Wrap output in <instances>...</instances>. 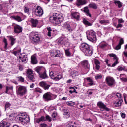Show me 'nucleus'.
Listing matches in <instances>:
<instances>
[{
  "mask_svg": "<svg viewBox=\"0 0 127 127\" xmlns=\"http://www.w3.org/2000/svg\"><path fill=\"white\" fill-rule=\"evenodd\" d=\"M88 63L89 62L87 60L81 62L83 67H84L85 69H86V70H88V71L90 70V65L88 64Z\"/></svg>",
  "mask_w": 127,
  "mask_h": 127,
  "instance_id": "nucleus-17",
  "label": "nucleus"
},
{
  "mask_svg": "<svg viewBox=\"0 0 127 127\" xmlns=\"http://www.w3.org/2000/svg\"><path fill=\"white\" fill-rule=\"evenodd\" d=\"M66 28L67 30H68V31H70V32L72 31V28H71L70 25H67Z\"/></svg>",
  "mask_w": 127,
  "mask_h": 127,
  "instance_id": "nucleus-59",
  "label": "nucleus"
},
{
  "mask_svg": "<svg viewBox=\"0 0 127 127\" xmlns=\"http://www.w3.org/2000/svg\"><path fill=\"white\" fill-rule=\"evenodd\" d=\"M35 15L36 16H42L43 15V9L41 7L38 6L34 11Z\"/></svg>",
  "mask_w": 127,
  "mask_h": 127,
  "instance_id": "nucleus-8",
  "label": "nucleus"
},
{
  "mask_svg": "<svg viewBox=\"0 0 127 127\" xmlns=\"http://www.w3.org/2000/svg\"><path fill=\"white\" fill-rule=\"evenodd\" d=\"M120 115L123 119H125V118H126V114L125 113H120Z\"/></svg>",
  "mask_w": 127,
  "mask_h": 127,
  "instance_id": "nucleus-60",
  "label": "nucleus"
},
{
  "mask_svg": "<svg viewBox=\"0 0 127 127\" xmlns=\"http://www.w3.org/2000/svg\"><path fill=\"white\" fill-rule=\"evenodd\" d=\"M87 3V1L86 0H77L76 4L78 6L80 5H84Z\"/></svg>",
  "mask_w": 127,
  "mask_h": 127,
  "instance_id": "nucleus-21",
  "label": "nucleus"
},
{
  "mask_svg": "<svg viewBox=\"0 0 127 127\" xmlns=\"http://www.w3.org/2000/svg\"><path fill=\"white\" fill-rule=\"evenodd\" d=\"M84 12L86 13L87 16H89V17H92V15L90 13V11L89 10V8L87 7H85L84 9Z\"/></svg>",
  "mask_w": 127,
  "mask_h": 127,
  "instance_id": "nucleus-32",
  "label": "nucleus"
},
{
  "mask_svg": "<svg viewBox=\"0 0 127 127\" xmlns=\"http://www.w3.org/2000/svg\"><path fill=\"white\" fill-rule=\"evenodd\" d=\"M64 20L63 17L58 13H56L52 16H51L49 18V21L50 22L53 23V24H60L62 21Z\"/></svg>",
  "mask_w": 127,
  "mask_h": 127,
  "instance_id": "nucleus-1",
  "label": "nucleus"
},
{
  "mask_svg": "<svg viewBox=\"0 0 127 127\" xmlns=\"http://www.w3.org/2000/svg\"><path fill=\"white\" fill-rule=\"evenodd\" d=\"M40 127H47V124H40Z\"/></svg>",
  "mask_w": 127,
  "mask_h": 127,
  "instance_id": "nucleus-63",
  "label": "nucleus"
},
{
  "mask_svg": "<svg viewBox=\"0 0 127 127\" xmlns=\"http://www.w3.org/2000/svg\"><path fill=\"white\" fill-rule=\"evenodd\" d=\"M35 121L36 123H37L38 124L40 123V122H44L46 121L45 117L44 116H42L41 117L39 118H36L35 119Z\"/></svg>",
  "mask_w": 127,
  "mask_h": 127,
  "instance_id": "nucleus-27",
  "label": "nucleus"
},
{
  "mask_svg": "<svg viewBox=\"0 0 127 127\" xmlns=\"http://www.w3.org/2000/svg\"><path fill=\"white\" fill-rule=\"evenodd\" d=\"M39 76L41 79H47L48 78V76H47V74H46V72H44L43 73H41L39 74Z\"/></svg>",
  "mask_w": 127,
  "mask_h": 127,
  "instance_id": "nucleus-28",
  "label": "nucleus"
},
{
  "mask_svg": "<svg viewBox=\"0 0 127 127\" xmlns=\"http://www.w3.org/2000/svg\"><path fill=\"white\" fill-rule=\"evenodd\" d=\"M35 72H37L38 74H41V72H42V67H37L35 68Z\"/></svg>",
  "mask_w": 127,
  "mask_h": 127,
  "instance_id": "nucleus-34",
  "label": "nucleus"
},
{
  "mask_svg": "<svg viewBox=\"0 0 127 127\" xmlns=\"http://www.w3.org/2000/svg\"><path fill=\"white\" fill-rule=\"evenodd\" d=\"M3 41L5 44L4 48L6 50L7 49V45H8V44L7 43V39H6L5 38H4Z\"/></svg>",
  "mask_w": 127,
  "mask_h": 127,
  "instance_id": "nucleus-41",
  "label": "nucleus"
},
{
  "mask_svg": "<svg viewBox=\"0 0 127 127\" xmlns=\"http://www.w3.org/2000/svg\"><path fill=\"white\" fill-rule=\"evenodd\" d=\"M105 81L107 85L109 87H112L115 85V79L111 76H107L105 79Z\"/></svg>",
  "mask_w": 127,
  "mask_h": 127,
  "instance_id": "nucleus-7",
  "label": "nucleus"
},
{
  "mask_svg": "<svg viewBox=\"0 0 127 127\" xmlns=\"http://www.w3.org/2000/svg\"><path fill=\"white\" fill-rule=\"evenodd\" d=\"M64 118L65 119H68V118L70 117V114H69V111L67 110L64 112Z\"/></svg>",
  "mask_w": 127,
  "mask_h": 127,
  "instance_id": "nucleus-38",
  "label": "nucleus"
},
{
  "mask_svg": "<svg viewBox=\"0 0 127 127\" xmlns=\"http://www.w3.org/2000/svg\"><path fill=\"white\" fill-rule=\"evenodd\" d=\"M114 3H115V4H116V5L118 6V8H121V7H122V6H123V3L122 2H121V1H120L114 0Z\"/></svg>",
  "mask_w": 127,
  "mask_h": 127,
  "instance_id": "nucleus-31",
  "label": "nucleus"
},
{
  "mask_svg": "<svg viewBox=\"0 0 127 127\" xmlns=\"http://www.w3.org/2000/svg\"><path fill=\"white\" fill-rule=\"evenodd\" d=\"M61 79H62V74L58 73L56 74V76L54 80L55 81H59Z\"/></svg>",
  "mask_w": 127,
  "mask_h": 127,
  "instance_id": "nucleus-33",
  "label": "nucleus"
},
{
  "mask_svg": "<svg viewBox=\"0 0 127 127\" xmlns=\"http://www.w3.org/2000/svg\"><path fill=\"white\" fill-rule=\"evenodd\" d=\"M0 127H10V123L8 122V121H7V120L5 119V120H3L0 123Z\"/></svg>",
  "mask_w": 127,
  "mask_h": 127,
  "instance_id": "nucleus-12",
  "label": "nucleus"
},
{
  "mask_svg": "<svg viewBox=\"0 0 127 127\" xmlns=\"http://www.w3.org/2000/svg\"><path fill=\"white\" fill-rule=\"evenodd\" d=\"M31 22L32 23V26H33V27H36L37 24H38V20L31 19Z\"/></svg>",
  "mask_w": 127,
  "mask_h": 127,
  "instance_id": "nucleus-25",
  "label": "nucleus"
},
{
  "mask_svg": "<svg viewBox=\"0 0 127 127\" xmlns=\"http://www.w3.org/2000/svg\"><path fill=\"white\" fill-rule=\"evenodd\" d=\"M55 57H60V58H62V57H63V54L61 53L60 51L58 50Z\"/></svg>",
  "mask_w": 127,
  "mask_h": 127,
  "instance_id": "nucleus-39",
  "label": "nucleus"
},
{
  "mask_svg": "<svg viewBox=\"0 0 127 127\" xmlns=\"http://www.w3.org/2000/svg\"><path fill=\"white\" fill-rule=\"evenodd\" d=\"M83 52L87 56H91L93 54V49L90 47Z\"/></svg>",
  "mask_w": 127,
  "mask_h": 127,
  "instance_id": "nucleus-18",
  "label": "nucleus"
},
{
  "mask_svg": "<svg viewBox=\"0 0 127 127\" xmlns=\"http://www.w3.org/2000/svg\"><path fill=\"white\" fill-rule=\"evenodd\" d=\"M109 56L110 57H113V59L115 60V62L112 64V67H115L119 63V58L116 56V54H110Z\"/></svg>",
  "mask_w": 127,
  "mask_h": 127,
  "instance_id": "nucleus-14",
  "label": "nucleus"
},
{
  "mask_svg": "<svg viewBox=\"0 0 127 127\" xmlns=\"http://www.w3.org/2000/svg\"><path fill=\"white\" fill-rule=\"evenodd\" d=\"M106 46H107V45L105 43L100 44V47H101V48H104V47H106Z\"/></svg>",
  "mask_w": 127,
  "mask_h": 127,
  "instance_id": "nucleus-56",
  "label": "nucleus"
},
{
  "mask_svg": "<svg viewBox=\"0 0 127 127\" xmlns=\"http://www.w3.org/2000/svg\"><path fill=\"white\" fill-rule=\"evenodd\" d=\"M20 62H22L23 63H26L27 62V57L26 56H23L22 57H19Z\"/></svg>",
  "mask_w": 127,
  "mask_h": 127,
  "instance_id": "nucleus-22",
  "label": "nucleus"
},
{
  "mask_svg": "<svg viewBox=\"0 0 127 127\" xmlns=\"http://www.w3.org/2000/svg\"><path fill=\"white\" fill-rule=\"evenodd\" d=\"M99 23H100V24H108L110 23V21L109 20H101L99 21Z\"/></svg>",
  "mask_w": 127,
  "mask_h": 127,
  "instance_id": "nucleus-35",
  "label": "nucleus"
},
{
  "mask_svg": "<svg viewBox=\"0 0 127 127\" xmlns=\"http://www.w3.org/2000/svg\"><path fill=\"white\" fill-rule=\"evenodd\" d=\"M31 36H32V40L34 42L38 43V42L40 41V37H39V35H38L36 32H32L31 33Z\"/></svg>",
  "mask_w": 127,
  "mask_h": 127,
  "instance_id": "nucleus-6",
  "label": "nucleus"
},
{
  "mask_svg": "<svg viewBox=\"0 0 127 127\" xmlns=\"http://www.w3.org/2000/svg\"><path fill=\"white\" fill-rule=\"evenodd\" d=\"M19 120L23 124H27L30 121V119L26 113H23L19 114Z\"/></svg>",
  "mask_w": 127,
  "mask_h": 127,
  "instance_id": "nucleus-3",
  "label": "nucleus"
},
{
  "mask_svg": "<svg viewBox=\"0 0 127 127\" xmlns=\"http://www.w3.org/2000/svg\"><path fill=\"white\" fill-rule=\"evenodd\" d=\"M68 106H74L75 105V102H73L72 101H69L66 103Z\"/></svg>",
  "mask_w": 127,
  "mask_h": 127,
  "instance_id": "nucleus-54",
  "label": "nucleus"
},
{
  "mask_svg": "<svg viewBox=\"0 0 127 127\" xmlns=\"http://www.w3.org/2000/svg\"><path fill=\"white\" fill-rule=\"evenodd\" d=\"M58 51V50H54L50 52V54H51V56H52V57H56Z\"/></svg>",
  "mask_w": 127,
  "mask_h": 127,
  "instance_id": "nucleus-36",
  "label": "nucleus"
},
{
  "mask_svg": "<svg viewBox=\"0 0 127 127\" xmlns=\"http://www.w3.org/2000/svg\"><path fill=\"white\" fill-rule=\"evenodd\" d=\"M83 23L85 25H88V26H91L92 25V23L89 22V21H87L86 19H84L83 20Z\"/></svg>",
  "mask_w": 127,
  "mask_h": 127,
  "instance_id": "nucleus-44",
  "label": "nucleus"
},
{
  "mask_svg": "<svg viewBox=\"0 0 127 127\" xmlns=\"http://www.w3.org/2000/svg\"><path fill=\"white\" fill-rule=\"evenodd\" d=\"M47 29L48 30L47 35H48V36L50 37L51 36V32H52V30L51 29V28H50V27L47 28Z\"/></svg>",
  "mask_w": 127,
  "mask_h": 127,
  "instance_id": "nucleus-43",
  "label": "nucleus"
},
{
  "mask_svg": "<svg viewBox=\"0 0 127 127\" xmlns=\"http://www.w3.org/2000/svg\"><path fill=\"white\" fill-rule=\"evenodd\" d=\"M94 63L95 64V69L96 70H97L99 71L100 70V61L97 59H94Z\"/></svg>",
  "mask_w": 127,
  "mask_h": 127,
  "instance_id": "nucleus-19",
  "label": "nucleus"
},
{
  "mask_svg": "<svg viewBox=\"0 0 127 127\" xmlns=\"http://www.w3.org/2000/svg\"><path fill=\"white\" fill-rule=\"evenodd\" d=\"M11 18H13V19L16 20L18 22H21L22 21V19L19 16H11Z\"/></svg>",
  "mask_w": 127,
  "mask_h": 127,
  "instance_id": "nucleus-26",
  "label": "nucleus"
},
{
  "mask_svg": "<svg viewBox=\"0 0 127 127\" xmlns=\"http://www.w3.org/2000/svg\"><path fill=\"white\" fill-rule=\"evenodd\" d=\"M9 90H11V91H12V90H13V86H7L6 87V94L8 93V91H9Z\"/></svg>",
  "mask_w": 127,
  "mask_h": 127,
  "instance_id": "nucleus-45",
  "label": "nucleus"
},
{
  "mask_svg": "<svg viewBox=\"0 0 127 127\" xmlns=\"http://www.w3.org/2000/svg\"><path fill=\"white\" fill-rule=\"evenodd\" d=\"M122 103H123V99H118V100L114 103L115 107H120L122 105Z\"/></svg>",
  "mask_w": 127,
  "mask_h": 127,
  "instance_id": "nucleus-23",
  "label": "nucleus"
},
{
  "mask_svg": "<svg viewBox=\"0 0 127 127\" xmlns=\"http://www.w3.org/2000/svg\"><path fill=\"white\" fill-rule=\"evenodd\" d=\"M124 22V20L123 19H118V23H123Z\"/></svg>",
  "mask_w": 127,
  "mask_h": 127,
  "instance_id": "nucleus-62",
  "label": "nucleus"
},
{
  "mask_svg": "<svg viewBox=\"0 0 127 127\" xmlns=\"http://www.w3.org/2000/svg\"><path fill=\"white\" fill-rule=\"evenodd\" d=\"M89 6L91 8H93V9H97V5L95 3L89 4Z\"/></svg>",
  "mask_w": 127,
  "mask_h": 127,
  "instance_id": "nucleus-42",
  "label": "nucleus"
},
{
  "mask_svg": "<svg viewBox=\"0 0 127 127\" xmlns=\"http://www.w3.org/2000/svg\"><path fill=\"white\" fill-rule=\"evenodd\" d=\"M71 15L72 17L75 19H79V18H80V13H79V12H71Z\"/></svg>",
  "mask_w": 127,
  "mask_h": 127,
  "instance_id": "nucleus-20",
  "label": "nucleus"
},
{
  "mask_svg": "<svg viewBox=\"0 0 127 127\" xmlns=\"http://www.w3.org/2000/svg\"><path fill=\"white\" fill-rule=\"evenodd\" d=\"M56 73H55L54 71H51L50 72V76L51 78H52L53 80L55 79V77L56 76Z\"/></svg>",
  "mask_w": 127,
  "mask_h": 127,
  "instance_id": "nucleus-37",
  "label": "nucleus"
},
{
  "mask_svg": "<svg viewBox=\"0 0 127 127\" xmlns=\"http://www.w3.org/2000/svg\"><path fill=\"white\" fill-rule=\"evenodd\" d=\"M21 51L20 50H19L18 51H14V52H12V53L13 54H14V55L17 56V54H18V53H20Z\"/></svg>",
  "mask_w": 127,
  "mask_h": 127,
  "instance_id": "nucleus-53",
  "label": "nucleus"
},
{
  "mask_svg": "<svg viewBox=\"0 0 127 127\" xmlns=\"http://www.w3.org/2000/svg\"><path fill=\"white\" fill-rule=\"evenodd\" d=\"M121 81H122V82H127V78H121Z\"/></svg>",
  "mask_w": 127,
  "mask_h": 127,
  "instance_id": "nucleus-58",
  "label": "nucleus"
},
{
  "mask_svg": "<svg viewBox=\"0 0 127 127\" xmlns=\"http://www.w3.org/2000/svg\"><path fill=\"white\" fill-rule=\"evenodd\" d=\"M58 44L59 45H66V44H69V42L67 41L66 38H61L58 40Z\"/></svg>",
  "mask_w": 127,
  "mask_h": 127,
  "instance_id": "nucleus-11",
  "label": "nucleus"
},
{
  "mask_svg": "<svg viewBox=\"0 0 127 127\" xmlns=\"http://www.w3.org/2000/svg\"><path fill=\"white\" fill-rule=\"evenodd\" d=\"M35 93H39L40 94H41L42 93V90L40 89L39 88H36L34 90Z\"/></svg>",
  "mask_w": 127,
  "mask_h": 127,
  "instance_id": "nucleus-46",
  "label": "nucleus"
},
{
  "mask_svg": "<svg viewBox=\"0 0 127 127\" xmlns=\"http://www.w3.org/2000/svg\"><path fill=\"white\" fill-rule=\"evenodd\" d=\"M10 106H11V104L7 102H6L5 104V110H6V109H8V108H9L10 107Z\"/></svg>",
  "mask_w": 127,
  "mask_h": 127,
  "instance_id": "nucleus-49",
  "label": "nucleus"
},
{
  "mask_svg": "<svg viewBox=\"0 0 127 127\" xmlns=\"http://www.w3.org/2000/svg\"><path fill=\"white\" fill-rule=\"evenodd\" d=\"M16 93L18 96L22 97L24 96V95H26V93H27V88H26V87L25 86L20 85L16 88Z\"/></svg>",
  "mask_w": 127,
  "mask_h": 127,
  "instance_id": "nucleus-2",
  "label": "nucleus"
},
{
  "mask_svg": "<svg viewBox=\"0 0 127 127\" xmlns=\"http://www.w3.org/2000/svg\"><path fill=\"white\" fill-rule=\"evenodd\" d=\"M87 39L89 40V41H91L93 43H95L97 40V38L96 37V34L94 31H90L87 32Z\"/></svg>",
  "mask_w": 127,
  "mask_h": 127,
  "instance_id": "nucleus-4",
  "label": "nucleus"
},
{
  "mask_svg": "<svg viewBox=\"0 0 127 127\" xmlns=\"http://www.w3.org/2000/svg\"><path fill=\"white\" fill-rule=\"evenodd\" d=\"M27 77L31 81V82H34L35 81V77H34V74H33V71L31 69H28L27 70Z\"/></svg>",
  "mask_w": 127,
  "mask_h": 127,
  "instance_id": "nucleus-5",
  "label": "nucleus"
},
{
  "mask_svg": "<svg viewBox=\"0 0 127 127\" xmlns=\"http://www.w3.org/2000/svg\"><path fill=\"white\" fill-rule=\"evenodd\" d=\"M24 12L27 13L29 12V8H28V7H25L24 9Z\"/></svg>",
  "mask_w": 127,
  "mask_h": 127,
  "instance_id": "nucleus-57",
  "label": "nucleus"
},
{
  "mask_svg": "<svg viewBox=\"0 0 127 127\" xmlns=\"http://www.w3.org/2000/svg\"><path fill=\"white\" fill-rule=\"evenodd\" d=\"M52 96H51V94L50 93H46L43 96V99L44 101L48 102V101L51 100V98Z\"/></svg>",
  "mask_w": 127,
  "mask_h": 127,
  "instance_id": "nucleus-13",
  "label": "nucleus"
},
{
  "mask_svg": "<svg viewBox=\"0 0 127 127\" xmlns=\"http://www.w3.org/2000/svg\"><path fill=\"white\" fill-rule=\"evenodd\" d=\"M86 80L88 81V85H90V86H93V85H94V81H93V80H92L91 78L88 77Z\"/></svg>",
  "mask_w": 127,
  "mask_h": 127,
  "instance_id": "nucleus-40",
  "label": "nucleus"
},
{
  "mask_svg": "<svg viewBox=\"0 0 127 127\" xmlns=\"http://www.w3.org/2000/svg\"><path fill=\"white\" fill-rule=\"evenodd\" d=\"M45 121H48L49 122H51V117L49 116V115H46V117H45Z\"/></svg>",
  "mask_w": 127,
  "mask_h": 127,
  "instance_id": "nucleus-50",
  "label": "nucleus"
},
{
  "mask_svg": "<svg viewBox=\"0 0 127 127\" xmlns=\"http://www.w3.org/2000/svg\"><path fill=\"white\" fill-rule=\"evenodd\" d=\"M116 97L118 98V99H122L123 100V97H122V94L120 93H118L116 94Z\"/></svg>",
  "mask_w": 127,
  "mask_h": 127,
  "instance_id": "nucleus-51",
  "label": "nucleus"
},
{
  "mask_svg": "<svg viewBox=\"0 0 127 127\" xmlns=\"http://www.w3.org/2000/svg\"><path fill=\"white\" fill-rule=\"evenodd\" d=\"M97 106L100 109H101V111H103V110H105L107 112H109V111H110V108H108V107H107V106L101 101H99L97 103Z\"/></svg>",
  "mask_w": 127,
  "mask_h": 127,
  "instance_id": "nucleus-10",
  "label": "nucleus"
},
{
  "mask_svg": "<svg viewBox=\"0 0 127 127\" xmlns=\"http://www.w3.org/2000/svg\"><path fill=\"white\" fill-rule=\"evenodd\" d=\"M122 44H124V39L122 38H121L120 40L118 45L116 46V47L115 48V49L116 50H119V49H121V46Z\"/></svg>",
  "mask_w": 127,
  "mask_h": 127,
  "instance_id": "nucleus-24",
  "label": "nucleus"
},
{
  "mask_svg": "<svg viewBox=\"0 0 127 127\" xmlns=\"http://www.w3.org/2000/svg\"><path fill=\"white\" fill-rule=\"evenodd\" d=\"M90 47V45H89V44L84 43H82L81 45L80 46V49L81 50H82V51H83V52H84L85 51H86Z\"/></svg>",
  "mask_w": 127,
  "mask_h": 127,
  "instance_id": "nucleus-15",
  "label": "nucleus"
},
{
  "mask_svg": "<svg viewBox=\"0 0 127 127\" xmlns=\"http://www.w3.org/2000/svg\"><path fill=\"white\" fill-rule=\"evenodd\" d=\"M117 70H118V71H119L120 72L121 71H125V70H126V68L125 67H122L121 66H119L117 68Z\"/></svg>",
  "mask_w": 127,
  "mask_h": 127,
  "instance_id": "nucleus-52",
  "label": "nucleus"
},
{
  "mask_svg": "<svg viewBox=\"0 0 127 127\" xmlns=\"http://www.w3.org/2000/svg\"><path fill=\"white\" fill-rule=\"evenodd\" d=\"M9 40H10L11 45L12 46L14 45V43H15V40H16V39L14 38L13 36H9Z\"/></svg>",
  "mask_w": 127,
  "mask_h": 127,
  "instance_id": "nucleus-29",
  "label": "nucleus"
},
{
  "mask_svg": "<svg viewBox=\"0 0 127 127\" xmlns=\"http://www.w3.org/2000/svg\"><path fill=\"white\" fill-rule=\"evenodd\" d=\"M70 49H67L65 50V54L66 56H70L71 55V53L70 52Z\"/></svg>",
  "mask_w": 127,
  "mask_h": 127,
  "instance_id": "nucleus-48",
  "label": "nucleus"
},
{
  "mask_svg": "<svg viewBox=\"0 0 127 127\" xmlns=\"http://www.w3.org/2000/svg\"><path fill=\"white\" fill-rule=\"evenodd\" d=\"M39 85L41 87H42L44 90H48L50 87V85L49 84H47L46 82L44 81L40 82Z\"/></svg>",
  "mask_w": 127,
  "mask_h": 127,
  "instance_id": "nucleus-16",
  "label": "nucleus"
},
{
  "mask_svg": "<svg viewBox=\"0 0 127 127\" xmlns=\"http://www.w3.org/2000/svg\"><path fill=\"white\" fill-rule=\"evenodd\" d=\"M19 69L20 71H23V67L22 65H19Z\"/></svg>",
  "mask_w": 127,
  "mask_h": 127,
  "instance_id": "nucleus-64",
  "label": "nucleus"
},
{
  "mask_svg": "<svg viewBox=\"0 0 127 127\" xmlns=\"http://www.w3.org/2000/svg\"><path fill=\"white\" fill-rule=\"evenodd\" d=\"M17 78L19 82H24V78L21 76L17 77Z\"/></svg>",
  "mask_w": 127,
  "mask_h": 127,
  "instance_id": "nucleus-47",
  "label": "nucleus"
},
{
  "mask_svg": "<svg viewBox=\"0 0 127 127\" xmlns=\"http://www.w3.org/2000/svg\"><path fill=\"white\" fill-rule=\"evenodd\" d=\"M31 62L32 64H37V60L36 59V57H35V56H32L31 57Z\"/></svg>",
  "mask_w": 127,
  "mask_h": 127,
  "instance_id": "nucleus-30",
  "label": "nucleus"
},
{
  "mask_svg": "<svg viewBox=\"0 0 127 127\" xmlns=\"http://www.w3.org/2000/svg\"><path fill=\"white\" fill-rule=\"evenodd\" d=\"M95 78L96 80H98V79H102V75L97 74L95 75Z\"/></svg>",
  "mask_w": 127,
  "mask_h": 127,
  "instance_id": "nucleus-55",
  "label": "nucleus"
},
{
  "mask_svg": "<svg viewBox=\"0 0 127 127\" xmlns=\"http://www.w3.org/2000/svg\"><path fill=\"white\" fill-rule=\"evenodd\" d=\"M13 26L14 27V32L15 33L19 34V33H21V32H22V27L19 26V25L13 24Z\"/></svg>",
  "mask_w": 127,
  "mask_h": 127,
  "instance_id": "nucleus-9",
  "label": "nucleus"
},
{
  "mask_svg": "<svg viewBox=\"0 0 127 127\" xmlns=\"http://www.w3.org/2000/svg\"><path fill=\"white\" fill-rule=\"evenodd\" d=\"M57 116V113H56V112H54L52 114V118H56Z\"/></svg>",
  "mask_w": 127,
  "mask_h": 127,
  "instance_id": "nucleus-61",
  "label": "nucleus"
}]
</instances>
